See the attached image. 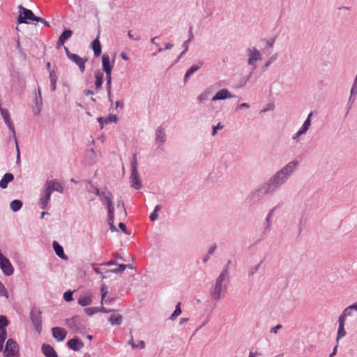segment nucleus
<instances>
[{
    "label": "nucleus",
    "instance_id": "obj_1",
    "mask_svg": "<svg viewBox=\"0 0 357 357\" xmlns=\"http://www.w3.org/2000/svg\"><path fill=\"white\" fill-rule=\"evenodd\" d=\"M297 165V161L294 160L289 162L280 170L273 175L264 185V193L268 194L272 192L276 188L284 184L287 181L288 178L294 172Z\"/></svg>",
    "mask_w": 357,
    "mask_h": 357
},
{
    "label": "nucleus",
    "instance_id": "obj_2",
    "mask_svg": "<svg viewBox=\"0 0 357 357\" xmlns=\"http://www.w3.org/2000/svg\"><path fill=\"white\" fill-rule=\"evenodd\" d=\"M228 261L226 266L222 269L220 275L215 279L214 284L210 290V295L213 300L215 301H220L223 298L227 291V286L229 282V272Z\"/></svg>",
    "mask_w": 357,
    "mask_h": 357
},
{
    "label": "nucleus",
    "instance_id": "obj_3",
    "mask_svg": "<svg viewBox=\"0 0 357 357\" xmlns=\"http://www.w3.org/2000/svg\"><path fill=\"white\" fill-rule=\"evenodd\" d=\"M54 191L63 192V187L56 181H47L45 188V195L40 198V207L45 209L47 207L52 193Z\"/></svg>",
    "mask_w": 357,
    "mask_h": 357
},
{
    "label": "nucleus",
    "instance_id": "obj_4",
    "mask_svg": "<svg viewBox=\"0 0 357 357\" xmlns=\"http://www.w3.org/2000/svg\"><path fill=\"white\" fill-rule=\"evenodd\" d=\"M0 113L5 123L6 124V126H8V128L12 132L13 137L15 140V146H16L17 163H19L20 161V150H19V147H18V144H17L15 130L14 126L13 124V122L10 119V114L6 109L2 108L1 107H0Z\"/></svg>",
    "mask_w": 357,
    "mask_h": 357
},
{
    "label": "nucleus",
    "instance_id": "obj_5",
    "mask_svg": "<svg viewBox=\"0 0 357 357\" xmlns=\"http://www.w3.org/2000/svg\"><path fill=\"white\" fill-rule=\"evenodd\" d=\"M132 172L130 175V182L132 188L137 190L142 188V185L137 171V155H133V159L131 162Z\"/></svg>",
    "mask_w": 357,
    "mask_h": 357
},
{
    "label": "nucleus",
    "instance_id": "obj_6",
    "mask_svg": "<svg viewBox=\"0 0 357 357\" xmlns=\"http://www.w3.org/2000/svg\"><path fill=\"white\" fill-rule=\"evenodd\" d=\"M3 354L5 357H18L19 348L16 342L13 339H8L6 343Z\"/></svg>",
    "mask_w": 357,
    "mask_h": 357
},
{
    "label": "nucleus",
    "instance_id": "obj_7",
    "mask_svg": "<svg viewBox=\"0 0 357 357\" xmlns=\"http://www.w3.org/2000/svg\"><path fill=\"white\" fill-rule=\"evenodd\" d=\"M41 311L38 308H33L30 312V319L36 331L40 333L42 330Z\"/></svg>",
    "mask_w": 357,
    "mask_h": 357
},
{
    "label": "nucleus",
    "instance_id": "obj_8",
    "mask_svg": "<svg viewBox=\"0 0 357 357\" xmlns=\"http://www.w3.org/2000/svg\"><path fill=\"white\" fill-rule=\"evenodd\" d=\"M99 197L102 204L106 206L108 210V213L112 215V212H114V208L112 202V194L106 189L101 192Z\"/></svg>",
    "mask_w": 357,
    "mask_h": 357
},
{
    "label": "nucleus",
    "instance_id": "obj_9",
    "mask_svg": "<svg viewBox=\"0 0 357 357\" xmlns=\"http://www.w3.org/2000/svg\"><path fill=\"white\" fill-rule=\"evenodd\" d=\"M19 9L21 12L18 17V23H28L27 20L36 22L38 17L31 10L24 8L22 6H19Z\"/></svg>",
    "mask_w": 357,
    "mask_h": 357
},
{
    "label": "nucleus",
    "instance_id": "obj_10",
    "mask_svg": "<svg viewBox=\"0 0 357 357\" xmlns=\"http://www.w3.org/2000/svg\"><path fill=\"white\" fill-rule=\"evenodd\" d=\"M246 53L248 56V63L255 68V63L262 59L260 52L255 47H250L246 50Z\"/></svg>",
    "mask_w": 357,
    "mask_h": 357
},
{
    "label": "nucleus",
    "instance_id": "obj_11",
    "mask_svg": "<svg viewBox=\"0 0 357 357\" xmlns=\"http://www.w3.org/2000/svg\"><path fill=\"white\" fill-rule=\"evenodd\" d=\"M312 116V112H310L305 121H304V123L303 124L302 127L292 136V139L294 140L297 139L300 136L304 135L306 133V132L309 130L310 126H311V117Z\"/></svg>",
    "mask_w": 357,
    "mask_h": 357
},
{
    "label": "nucleus",
    "instance_id": "obj_12",
    "mask_svg": "<svg viewBox=\"0 0 357 357\" xmlns=\"http://www.w3.org/2000/svg\"><path fill=\"white\" fill-rule=\"evenodd\" d=\"M8 325V320L3 316H0V351L3 349V345L6 338V331L5 327Z\"/></svg>",
    "mask_w": 357,
    "mask_h": 357
},
{
    "label": "nucleus",
    "instance_id": "obj_13",
    "mask_svg": "<svg viewBox=\"0 0 357 357\" xmlns=\"http://www.w3.org/2000/svg\"><path fill=\"white\" fill-rule=\"evenodd\" d=\"M68 59L74 62L79 68L81 73L85 71L86 67L85 63L87 61V59H82L76 54H72Z\"/></svg>",
    "mask_w": 357,
    "mask_h": 357
},
{
    "label": "nucleus",
    "instance_id": "obj_14",
    "mask_svg": "<svg viewBox=\"0 0 357 357\" xmlns=\"http://www.w3.org/2000/svg\"><path fill=\"white\" fill-rule=\"evenodd\" d=\"M52 335L54 339L58 342H61L65 340L67 335L66 329L61 327H54L52 328Z\"/></svg>",
    "mask_w": 357,
    "mask_h": 357
},
{
    "label": "nucleus",
    "instance_id": "obj_15",
    "mask_svg": "<svg viewBox=\"0 0 357 357\" xmlns=\"http://www.w3.org/2000/svg\"><path fill=\"white\" fill-rule=\"evenodd\" d=\"M102 70L106 74H112L113 66L110 64V59L108 54H104L102 56Z\"/></svg>",
    "mask_w": 357,
    "mask_h": 357
},
{
    "label": "nucleus",
    "instance_id": "obj_16",
    "mask_svg": "<svg viewBox=\"0 0 357 357\" xmlns=\"http://www.w3.org/2000/svg\"><path fill=\"white\" fill-rule=\"evenodd\" d=\"M233 98L232 94L227 89L219 91L212 98V101L225 100Z\"/></svg>",
    "mask_w": 357,
    "mask_h": 357
},
{
    "label": "nucleus",
    "instance_id": "obj_17",
    "mask_svg": "<svg viewBox=\"0 0 357 357\" xmlns=\"http://www.w3.org/2000/svg\"><path fill=\"white\" fill-rule=\"evenodd\" d=\"M67 346L74 351H79L84 347V343L79 338L75 337L67 342Z\"/></svg>",
    "mask_w": 357,
    "mask_h": 357
},
{
    "label": "nucleus",
    "instance_id": "obj_18",
    "mask_svg": "<svg viewBox=\"0 0 357 357\" xmlns=\"http://www.w3.org/2000/svg\"><path fill=\"white\" fill-rule=\"evenodd\" d=\"M73 34V31L70 29H66L59 36L58 41L56 43V47L57 48H59L60 47L63 46L64 45V43L66 40H67L68 38L71 37Z\"/></svg>",
    "mask_w": 357,
    "mask_h": 357
},
{
    "label": "nucleus",
    "instance_id": "obj_19",
    "mask_svg": "<svg viewBox=\"0 0 357 357\" xmlns=\"http://www.w3.org/2000/svg\"><path fill=\"white\" fill-rule=\"evenodd\" d=\"M42 351L46 357H58L56 351L50 344H43L42 346Z\"/></svg>",
    "mask_w": 357,
    "mask_h": 357
},
{
    "label": "nucleus",
    "instance_id": "obj_20",
    "mask_svg": "<svg viewBox=\"0 0 357 357\" xmlns=\"http://www.w3.org/2000/svg\"><path fill=\"white\" fill-rule=\"evenodd\" d=\"M91 47L93 50L94 56L98 57L101 54V45L99 40V36H97L91 43Z\"/></svg>",
    "mask_w": 357,
    "mask_h": 357
},
{
    "label": "nucleus",
    "instance_id": "obj_21",
    "mask_svg": "<svg viewBox=\"0 0 357 357\" xmlns=\"http://www.w3.org/2000/svg\"><path fill=\"white\" fill-rule=\"evenodd\" d=\"M155 141L161 144L166 141L165 130L162 127H158L155 131Z\"/></svg>",
    "mask_w": 357,
    "mask_h": 357
},
{
    "label": "nucleus",
    "instance_id": "obj_22",
    "mask_svg": "<svg viewBox=\"0 0 357 357\" xmlns=\"http://www.w3.org/2000/svg\"><path fill=\"white\" fill-rule=\"evenodd\" d=\"M79 319L77 317H74L70 319L66 320L67 326L69 327L70 329L73 330L74 331H77L79 330Z\"/></svg>",
    "mask_w": 357,
    "mask_h": 357
},
{
    "label": "nucleus",
    "instance_id": "obj_23",
    "mask_svg": "<svg viewBox=\"0 0 357 357\" xmlns=\"http://www.w3.org/2000/svg\"><path fill=\"white\" fill-rule=\"evenodd\" d=\"M356 96H357V74H356V78L354 79V82L353 83V85H352V87L351 89L350 97L349 98V104H350V105H352L353 103L354 102Z\"/></svg>",
    "mask_w": 357,
    "mask_h": 357
},
{
    "label": "nucleus",
    "instance_id": "obj_24",
    "mask_svg": "<svg viewBox=\"0 0 357 357\" xmlns=\"http://www.w3.org/2000/svg\"><path fill=\"white\" fill-rule=\"evenodd\" d=\"M14 179V176L11 173H6L0 181V187L5 189L8 187V183Z\"/></svg>",
    "mask_w": 357,
    "mask_h": 357
},
{
    "label": "nucleus",
    "instance_id": "obj_25",
    "mask_svg": "<svg viewBox=\"0 0 357 357\" xmlns=\"http://www.w3.org/2000/svg\"><path fill=\"white\" fill-rule=\"evenodd\" d=\"M78 303L81 306H88L92 303V296L90 293H86L84 296L78 299Z\"/></svg>",
    "mask_w": 357,
    "mask_h": 357
},
{
    "label": "nucleus",
    "instance_id": "obj_26",
    "mask_svg": "<svg viewBox=\"0 0 357 357\" xmlns=\"http://www.w3.org/2000/svg\"><path fill=\"white\" fill-rule=\"evenodd\" d=\"M346 335V331L344 330V322L341 320H338V329L336 337V342L338 343L339 340Z\"/></svg>",
    "mask_w": 357,
    "mask_h": 357
},
{
    "label": "nucleus",
    "instance_id": "obj_27",
    "mask_svg": "<svg viewBox=\"0 0 357 357\" xmlns=\"http://www.w3.org/2000/svg\"><path fill=\"white\" fill-rule=\"evenodd\" d=\"M52 245H53V248H54L56 254L59 257H61V259H68V257L64 254V251H63V247L61 245H60L57 241H54L53 242Z\"/></svg>",
    "mask_w": 357,
    "mask_h": 357
},
{
    "label": "nucleus",
    "instance_id": "obj_28",
    "mask_svg": "<svg viewBox=\"0 0 357 357\" xmlns=\"http://www.w3.org/2000/svg\"><path fill=\"white\" fill-rule=\"evenodd\" d=\"M43 105V100L41 96L40 89L38 88V98L36 99V107L33 108V113L35 115H38L41 111V107Z\"/></svg>",
    "mask_w": 357,
    "mask_h": 357
},
{
    "label": "nucleus",
    "instance_id": "obj_29",
    "mask_svg": "<svg viewBox=\"0 0 357 357\" xmlns=\"http://www.w3.org/2000/svg\"><path fill=\"white\" fill-rule=\"evenodd\" d=\"M96 81H95V86L96 90H99L102 88V82H103V73L100 71L96 72L95 74Z\"/></svg>",
    "mask_w": 357,
    "mask_h": 357
},
{
    "label": "nucleus",
    "instance_id": "obj_30",
    "mask_svg": "<svg viewBox=\"0 0 357 357\" xmlns=\"http://www.w3.org/2000/svg\"><path fill=\"white\" fill-rule=\"evenodd\" d=\"M122 316L120 315V314H116V315H112L109 318V322L110 323L111 325H121V322H122Z\"/></svg>",
    "mask_w": 357,
    "mask_h": 357
},
{
    "label": "nucleus",
    "instance_id": "obj_31",
    "mask_svg": "<svg viewBox=\"0 0 357 357\" xmlns=\"http://www.w3.org/2000/svg\"><path fill=\"white\" fill-rule=\"evenodd\" d=\"M50 79L51 83V89L54 91L56 89L57 76L55 71H50Z\"/></svg>",
    "mask_w": 357,
    "mask_h": 357
},
{
    "label": "nucleus",
    "instance_id": "obj_32",
    "mask_svg": "<svg viewBox=\"0 0 357 357\" xmlns=\"http://www.w3.org/2000/svg\"><path fill=\"white\" fill-rule=\"evenodd\" d=\"M202 66V63L200 65H194L192 66L186 72L184 77V81L186 82V80L191 76L192 74H193L195 72L198 70Z\"/></svg>",
    "mask_w": 357,
    "mask_h": 357
},
{
    "label": "nucleus",
    "instance_id": "obj_33",
    "mask_svg": "<svg viewBox=\"0 0 357 357\" xmlns=\"http://www.w3.org/2000/svg\"><path fill=\"white\" fill-rule=\"evenodd\" d=\"M106 81H107L106 85H107V91L108 97H109L110 101H112V98H111V96H112V91H111L112 74H106Z\"/></svg>",
    "mask_w": 357,
    "mask_h": 357
},
{
    "label": "nucleus",
    "instance_id": "obj_34",
    "mask_svg": "<svg viewBox=\"0 0 357 357\" xmlns=\"http://www.w3.org/2000/svg\"><path fill=\"white\" fill-rule=\"evenodd\" d=\"M22 206V202L19 199H15L10 204L11 210L14 212L19 211Z\"/></svg>",
    "mask_w": 357,
    "mask_h": 357
},
{
    "label": "nucleus",
    "instance_id": "obj_35",
    "mask_svg": "<svg viewBox=\"0 0 357 357\" xmlns=\"http://www.w3.org/2000/svg\"><path fill=\"white\" fill-rule=\"evenodd\" d=\"M86 190L89 192L95 194L97 196H99L101 193V192H100V190L96 186H94L91 182L89 183L88 185L86 186Z\"/></svg>",
    "mask_w": 357,
    "mask_h": 357
},
{
    "label": "nucleus",
    "instance_id": "obj_36",
    "mask_svg": "<svg viewBox=\"0 0 357 357\" xmlns=\"http://www.w3.org/2000/svg\"><path fill=\"white\" fill-rule=\"evenodd\" d=\"M108 221H109V225L110 226L111 231H117L118 230L114 223V212H112V215L110 213H108Z\"/></svg>",
    "mask_w": 357,
    "mask_h": 357
},
{
    "label": "nucleus",
    "instance_id": "obj_37",
    "mask_svg": "<svg viewBox=\"0 0 357 357\" xmlns=\"http://www.w3.org/2000/svg\"><path fill=\"white\" fill-rule=\"evenodd\" d=\"M127 268V266L126 264H120L119 266L116 268L112 269V270H106L105 273H119L123 272L126 268Z\"/></svg>",
    "mask_w": 357,
    "mask_h": 357
},
{
    "label": "nucleus",
    "instance_id": "obj_38",
    "mask_svg": "<svg viewBox=\"0 0 357 357\" xmlns=\"http://www.w3.org/2000/svg\"><path fill=\"white\" fill-rule=\"evenodd\" d=\"M180 305H181L180 303H178L176 305L175 310L174 311V312L172 314V315L169 318L170 320L174 321L178 316H179L181 314V310L180 307Z\"/></svg>",
    "mask_w": 357,
    "mask_h": 357
},
{
    "label": "nucleus",
    "instance_id": "obj_39",
    "mask_svg": "<svg viewBox=\"0 0 357 357\" xmlns=\"http://www.w3.org/2000/svg\"><path fill=\"white\" fill-rule=\"evenodd\" d=\"M351 315V310L347 307L342 314L339 316L338 320H342L343 322H345V319L347 317H350Z\"/></svg>",
    "mask_w": 357,
    "mask_h": 357
},
{
    "label": "nucleus",
    "instance_id": "obj_40",
    "mask_svg": "<svg viewBox=\"0 0 357 357\" xmlns=\"http://www.w3.org/2000/svg\"><path fill=\"white\" fill-rule=\"evenodd\" d=\"M116 207L120 209V212L123 216H126V210L123 202L120 199L117 201Z\"/></svg>",
    "mask_w": 357,
    "mask_h": 357
},
{
    "label": "nucleus",
    "instance_id": "obj_41",
    "mask_svg": "<svg viewBox=\"0 0 357 357\" xmlns=\"http://www.w3.org/2000/svg\"><path fill=\"white\" fill-rule=\"evenodd\" d=\"M208 96L209 92L208 91H205L197 97V100H199V102L207 100L208 99Z\"/></svg>",
    "mask_w": 357,
    "mask_h": 357
},
{
    "label": "nucleus",
    "instance_id": "obj_42",
    "mask_svg": "<svg viewBox=\"0 0 357 357\" xmlns=\"http://www.w3.org/2000/svg\"><path fill=\"white\" fill-rule=\"evenodd\" d=\"M101 301L100 303L102 304L103 301L107 294V288L105 284H103L101 287Z\"/></svg>",
    "mask_w": 357,
    "mask_h": 357
},
{
    "label": "nucleus",
    "instance_id": "obj_43",
    "mask_svg": "<svg viewBox=\"0 0 357 357\" xmlns=\"http://www.w3.org/2000/svg\"><path fill=\"white\" fill-rule=\"evenodd\" d=\"M0 296H5L6 298H8L7 290L4 285L0 282Z\"/></svg>",
    "mask_w": 357,
    "mask_h": 357
},
{
    "label": "nucleus",
    "instance_id": "obj_44",
    "mask_svg": "<svg viewBox=\"0 0 357 357\" xmlns=\"http://www.w3.org/2000/svg\"><path fill=\"white\" fill-rule=\"evenodd\" d=\"M63 298H64L65 301L67 302H70V301H73V292L70 291H68L65 292L63 294Z\"/></svg>",
    "mask_w": 357,
    "mask_h": 357
},
{
    "label": "nucleus",
    "instance_id": "obj_45",
    "mask_svg": "<svg viewBox=\"0 0 357 357\" xmlns=\"http://www.w3.org/2000/svg\"><path fill=\"white\" fill-rule=\"evenodd\" d=\"M84 311H85V313L89 316H91V315L94 314L95 313H97L96 307H87L84 310Z\"/></svg>",
    "mask_w": 357,
    "mask_h": 357
},
{
    "label": "nucleus",
    "instance_id": "obj_46",
    "mask_svg": "<svg viewBox=\"0 0 357 357\" xmlns=\"http://www.w3.org/2000/svg\"><path fill=\"white\" fill-rule=\"evenodd\" d=\"M128 37L132 39V40H139L141 39V37L139 34H133L131 33L130 31H128Z\"/></svg>",
    "mask_w": 357,
    "mask_h": 357
},
{
    "label": "nucleus",
    "instance_id": "obj_47",
    "mask_svg": "<svg viewBox=\"0 0 357 357\" xmlns=\"http://www.w3.org/2000/svg\"><path fill=\"white\" fill-rule=\"evenodd\" d=\"M97 312H102V313H108L110 312H113V310H107V308L104 307H96Z\"/></svg>",
    "mask_w": 357,
    "mask_h": 357
},
{
    "label": "nucleus",
    "instance_id": "obj_48",
    "mask_svg": "<svg viewBox=\"0 0 357 357\" xmlns=\"http://www.w3.org/2000/svg\"><path fill=\"white\" fill-rule=\"evenodd\" d=\"M145 347V342L142 340L138 342L136 345H133V349H144Z\"/></svg>",
    "mask_w": 357,
    "mask_h": 357
},
{
    "label": "nucleus",
    "instance_id": "obj_49",
    "mask_svg": "<svg viewBox=\"0 0 357 357\" xmlns=\"http://www.w3.org/2000/svg\"><path fill=\"white\" fill-rule=\"evenodd\" d=\"M223 128V126L220 124V123H218V125L216 126H213V130H212V135L214 136L216 135L217 133V130L218 129H222Z\"/></svg>",
    "mask_w": 357,
    "mask_h": 357
},
{
    "label": "nucleus",
    "instance_id": "obj_50",
    "mask_svg": "<svg viewBox=\"0 0 357 357\" xmlns=\"http://www.w3.org/2000/svg\"><path fill=\"white\" fill-rule=\"evenodd\" d=\"M282 328V325L280 324H278L274 327H273L271 329V333H274V334H276L278 331V330H280V328Z\"/></svg>",
    "mask_w": 357,
    "mask_h": 357
},
{
    "label": "nucleus",
    "instance_id": "obj_51",
    "mask_svg": "<svg viewBox=\"0 0 357 357\" xmlns=\"http://www.w3.org/2000/svg\"><path fill=\"white\" fill-rule=\"evenodd\" d=\"M259 269V265L255 266L254 267L251 268V269L249 271L250 275H253Z\"/></svg>",
    "mask_w": 357,
    "mask_h": 357
},
{
    "label": "nucleus",
    "instance_id": "obj_52",
    "mask_svg": "<svg viewBox=\"0 0 357 357\" xmlns=\"http://www.w3.org/2000/svg\"><path fill=\"white\" fill-rule=\"evenodd\" d=\"M98 121L100 123L101 128H103V126H104L105 123H108V120L106 119H104L102 117H99L98 119Z\"/></svg>",
    "mask_w": 357,
    "mask_h": 357
},
{
    "label": "nucleus",
    "instance_id": "obj_53",
    "mask_svg": "<svg viewBox=\"0 0 357 357\" xmlns=\"http://www.w3.org/2000/svg\"><path fill=\"white\" fill-rule=\"evenodd\" d=\"M158 218V215L157 212L153 211L150 215V219L151 221H155Z\"/></svg>",
    "mask_w": 357,
    "mask_h": 357
},
{
    "label": "nucleus",
    "instance_id": "obj_54",
    "mask_svg": "<svg viewBox=\"0 0 357 357\" xmlns=\"http://www.w3.org/2000/svg\"><path fill=\"white\" fill-rule=\"evenodd\" d=\"M36 22H42L45 26H50V23L43 18L38 17V18L36 19Z\"/></svg>",
    "mask_w": 357,
    "mask_h": 357
},
{
    "label": "nucleus",
    "instance_id": "obj_55",
    "mask_svg": "<svg viewBox=\"0 0 357 357\" xmlns=\"http://www.w3.org/2000/svg\"><path fill=\"white\" fill-rule=\"evenodd\" d=\"M109 122H116L117 121V116L116 115H110L107 119Z\"/></svg>",
    "mask_w": 357,
    "mask_h": 357
},
{
    "label": "nucleus",
    "instance_id": "obj_56",
    "mask_svg": "<svg viewBox=\"0 0 357 357\" xmlns=\"http://www.w3.org/2000/svg\"><path fill=\"white\" fill-rule=\"evenodd\" d=\"M119 227L122 230L123 232H124L125 234H127L126 227V225L124 223L120 222L119 224Z\"/></svg>",
    "mask_w": 357,
    "mask_h": 357
},
{
    "label": "nucleus",
    "instance_id": "obj_57",
    "mask_svg": "<svg viewBox=\"0 0 357 357\" xmlns=\"http://www.w3.org/2000/svg\"><path fill=\"white\" fill-rule=\"evenodd\" d=\"M273 211L274 209H273L268 215L267 218H266V221H267V223H268V226H269L271 225V215L273 213Z\"/></svg>",
    "mask_w": 357,
    "mask_h": 357
},
{
    "label": "nucleus",
    "instance_id": "obj_58",
    "mask_svg": "<svg viewBox=\"0 0 357 357\" xmlns=\"http://www.w3.org/2000/svg\"><path fill=\"white\" fill-rule=\"evenodd\" d=\"M274 43H275V39H271L266 42V44L268 47H272L274 45Z\"/></svg>",
    "mask_w": 357,
    "mask_h": 357
},
{
    "label": "nucleus",
    "instance_id": "obj_59",
    "mask_svg": "<svg viewBox=\"0 0 357 357\" xmlns=\"http://www.w3.org/2000/svg\"><path fill=\"white\" fill-rule=\"evenodd\" d=\"M216 249V245H214L213 246H211L209 249V251H208V255H211L213 254V252H215V250Z\"/></svg>",
    "mask_w": 357,
    "mask_h": 357
},
{
    "label": "nucleus",
    "instance_id": "obj_60",
    "mask_svg": "<svg viewBox=\"0 0 357 357\" xmlns=\"http://www.w3.org/2000/svg\"><path fill=\"white\" fill-rule=\"evenodd\" d=\"M123 106H124V105H123V102L119 101V100H118V101H116V108H119V107H120V108H123Z\"/></svg>",
    "mask_w": 357,
    "mask_h": 357
},
{
    "label": "nucleus",
    "instance_id": "obj_61",
    "mask_svg": "<svg viewBox=\"0 0 357 357\" xmlns=\"http://www.w3.org/2000/svg\"><path fill=\"white\" fill-rule=\"evenodd\" d=\"M350 310H355L357 311V303H355L347 307Z\"/></svg>",
    "mask_w": 357,
    "mask_h": 357
},
{
    "label": "nucleus",
    "instance_id": "obj_62",
    "mask_svg": "<svg viewBox=\"0 0 357 357\" xmlns=\"http://www.w3.org/2000/svg\"><path fill=\"white\" fill-rule=\"evenodd\" d=\"M238 107L240 109H242V108H249L250 105H249L248 103L244 102V103H241V105H239Z\"/></svg>",
    "mask_w": 357,
    "mask_h": 357
},
{
    "label": "nucleus",
    "instance_id": "obj_63",
    "mask_svg": "<svg viewBox=\"0 0 357 357\" xmlns=\"http://www.w3.org/2000/svg\"><path fill=\"white\" fill-rule=\"evenodd\" d=\"M115 264H116V263L115 261H113V260H111L109 261L102 264V265H105V266H112V265H115Z\"/></svg>",
    "mask_w": 357,
    "mask_h": 357
},
{
    "label": "nucleus",
    "instance_id": "obj_64",
    "mask_svg": "<svg viewBox=\"0 0 357 357\" xmlns=\"http://www.w3.org/2000/svg\"><path fill=\"white\" fill-rule=\"evenodd\" d=\"M121 57L124 61H128L129 59L128 56H127V54L124 52L121 53Z\"/></svg>",
    "mask_w": 357,
    "mask_h": 357
}]
</instances>
